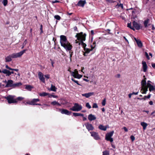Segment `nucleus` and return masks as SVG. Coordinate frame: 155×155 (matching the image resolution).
Segmentation results:
<instances>
[{"label": "nucleus", "instance_id": "nucleus-50", "mask_svg": "<svg viewBox=\"0 0 155 155\" xmlns=\"http://www.w3.org/2000/svg\"><path fill=\"white\" fill-rule=\"evenodd\" d=\"M59 2V1L58 0H55L54 1H53L52 2V3H58V2Z\"/></svg>", "mask_w": 155, "mask_h": 155}, {"label": "nucleus", "instance_id": "nucleus-44", "mask_svg": "<svg viewBox=\"0 0 155 155\" xmlns=\"http://www.w3.org/2000/svg\"><path fill=\"white\" fill-rule=\"evenodd\" d=\"M145 55L146 57L148 59H150L148 55V53L147 52H145Z\"/></svg>", "mask_w": 155, "mask_h": 155}, {"label": "nucleus", "instance_id": "nucleus-24", "mask_svg": "<svg viewBox=\"0 0 155 155\" xmlns=\"http://www.w3.org/2000/svg\"><path fill=\"white\" fill-rule=\"evenodd\" d=\"M99 128L102 130L105 131L107 130V127L103 126L102 125H100L98 127Z\"/></svg>", "mask_w": 155, "mask_h": 155}, {"label": "nucleus", "instance_id": "nucleus-49", "mask_svg": "<svg viewBox=\"0 0 155 155\" xmlns=\"http://www.w3.org/2000/svg\"><path fill=\"white\" fill-rule=\"evenodd\" d=\"M9 69L13 71H18V69H14V68H9Z\"/></svg>", "mask_w": 155, "mask_h": 155}, {"label": "nucleus", "instance_id": "nucleus-6", "mask_svg": "<svg viewBox=\"0 0 155 155\" xmlns=\"http://www.w3.org/2000/svg\"><path fill=\"white\" fill-rule=\"evenodd\" d=\"M114 133V131H112L107 133L105 136V139L107 141H109L111 142H112L113 141V139L111 137L112 136Z\"/></svg>", "mask_w": 155, "mask_h": 155}, {"label": "nucleus", "instance_id": "nucleus-54", "mask_svg": "<svg viewBox=\"0 0 155 155\" xmlns=\"http://www.w3.org/2000/svg\"><path fill=\"white\" fill-rule=\"evenodd\" d=\"M50 97L51 96H52V97H54V98H57V96H56V95H50Z\"/></svg>", "mask_w": 155, "mask_h": 155}, {"label": "nucleus", "instance_id": "nucleus-47", "mask_svg": "<svg viewBox=\"0 0 155 155\" xmlns=\"http://www.w3.org/2000/svg\"><path fill=\"white\" fill-rule=\"evenodd\" d=\"M42 28H43L42 25H40V30L41 31V33H42L43 32V30H42Z\"/></svg>", "mask_w": 155, "mask_h": 155}, {"label": "nucleus", "instance_id": "nucleus-15", "mask_svg": "<svg viewBox=\"0 0 155 155\" xmlns=\"http://www.w3.org/2000/svg\"><path fill=\"white\" fill-rule=\"evenodd\" d=\"M150 82V81H148L147 83V86L149 87V90L151 91L154 90L155 89V87L152 85L149 82Z\"/></svg>", "mask_w": 155, "mask_h": 155}, {"label": "nucleus", "instance_id": "nucleus-51", "mask_svg": "<svg viewBox=\"0 0 155 155\" xmlns=\"http://www.w3.org/2000/svg\"><path fill=\"white\" fill-rule=\"evenodd\" d=\"M123 129L126 132H127L128 131V129L125 127H124Z\"/></svg>", "mask_w": 155, "mask_h": 155}, {"label": "nucleus", "instance_id": "nucleus-39", "mask_svg": "<svg viewBox=\"0 0 155 155\" xmlns=\"http://www.w3.org/2000/svg\"><path fill=\"white\" fill-rule=\"evenodd\" d=\"M71 80L72 81H74V82H75V83H76V84H78V85H81V84H79L78 83V81H76V80H75L73 78H71Z\"/></svg>", "mask_w": 155, "mask_h": 155}, {"label": "nucleus", "instance_id": "nucleus-25", "mask_svg": "<svg viewBox=\"0 0 155 155\" xmlns=\"http://www.w3.org/2000/svg\"><path fill=\"white\" fill-rule=\"evenodd\" d=\"M12 58L11 55H9L5 58V61L7 62L11 61L12 60Z\"/></svg>", "mask_w": 155, "mask_h": 155}, {"label": "nucleus", "instance_id": "nucleus-32", "mask_svg": "<svg viewBox=\"0 0 155 155\" xmlns=\"http://www.w3.org/2000/svg\"><path fill=\"white\" fill-rule=\"evenodd\" d=\"M33 88V87L30 85H27L26 86L25 89L29 91H31V89Z\"/></svg>", "mask_w": 155, "mask_h": 155}, {"label": "nucleus", "instance_id": "nucleus-60", "mask_svg": "<svg viewBox=\"0 0 155 155\" xmlns=\"http://www.w3.org/2000/svg\"><path fill=\"white\" fill-rule=\"evenodd\" d=\"M83 117V121L86 120H87V118L86 117H84V116Z\"/></svg>", "mask_w": 155, "mask_h": 155}, {"label": "nucleus", "instance_id": "nucleus-20", "mask_svg": "<svg viewBox=\"0 0 155 155\" xmlns=\"http://www.w3.org/2000/svg\"><path fill=\"white\" fill-rule=\"evenodd\" d=\"M149 19H147L146 20H145L144 22V26L146 27L149 30H150V28H148V23L149 22Z\"/></svg>", "mask_w": 155, "mask_h": 155}, {"label": "nucleus", "instance_id": "nucleus-61", "mask_svg": "<svg viewBox=\"0 0 155 155\" xmlns=\"http://www.w3.org/2000/svg\"><path fill=\"white\" fill-rule=\"evenodd\" d=\"M74 30L75 31H77V27L76 26H75L74 28Z\"/></svg>", "mask_w": 155, "mask_h": 155}, {"label": "nucleus", "instance_id": "nucleus-1", "mask_svg": "<svg viewBox=\"0 0 155 155\" xmlns=\"http://www.w3.org/2000/svg\"><path fill=\"white\" fill-rule=\"evenodd\" d=\"M60 43L62 46L67 51L71 50L72 46L68 41L66 36L64 35L60 36Z\"/></svg>", "mask_w": 155, "mask_h": 155}, {"label": "nucleus", "instance_id": "nucleus-5", "mask_svg": "<svg viewBox=\"0 0 155 155\" xmlns=\"http://www.w3.org/2000/svg\"><path fill=\"white\" fill-rule=\"evenodd\" d=\"M82 109V107L81 105L77 103H75L74 106L70 108V110L74 111H79Z\"/></svg>", "mask_w": 155, "mask_h": 155}, {"label": "nucleus", "instance_id": "nucleus-31", "mask_svg": "<svg viewBox=\"0 0 155 155\" xmlns=\"http://www.w3.org/2000/svg\"><path fill=\"white\" fill-rule=\"evenodd\" d=\"M94 47H92L91 49V50L90 49H89L88 48H84V51H85V52L86 53H87V54H88L92 50L94 49Z\"/></svg>", "mask_w": 155, "mask_h": 155}, {"label": "nucleus", "instance_id": "nucleus-4", "mask_svg": "<svg viewBox=\"0 0 155 155\" xmlns=\"http://www.w3.org/2000/svg\"><path fill=\"white\" fill-rule=\"evenodd\" d=\"M68 71L70 73L71 75L75 78L80 79L82 76V75L79 74L78 71L77 69H75L73 71H71L69 69H68Z\"/></svg>", "mask_w": 155, "mask_h": 155}, {"label": "nucleus", "instance_id": "nucleus-46", "mask_svg": "<svg viewBox=\"0 0 155 155\" xmlns=\"http://www.w3.org/2000/svg\"><path fill=\"white\" fill-rule=\"evenodd\" d=\"M130 138L132 141H133L135 140V137L133 135L131 136Z\"/></svg>", "mask_w": 155, "mask_h": 155}, {"label": "nucleus", "instance_id": "nucleus-55", "mask_svg": "<svg viewBox=\"0 0 155 155\" xmlns=\"http://www.w3.org/2000/svg\"><path fill=\"white\" fill-rule=\"evenodd\" d=\"M119 7H121L123 9V4H120L119 5Z\"/></svg>", "mask_w": 155, "mask_h": 155}, {"label": "nucleus", "instance_id": "nucleus-63", "mask_svg": "<svg viewBox=\"0 0 155 155\" xmlns=\"http://www.w3.org/2000/svg\"><path fill=\"white\" fill-rule=\"evenodd\" d=\"M143 71L144 72H146L147 71V68H143Z\"/></svg>", "mask_w": 155, "mask_h": 155}, {"label": "nucleus", "instance_id": "nucleus-41", "mask_svg": "<svg viewBox=\"0 0 155 155\" xmlns=\"http://www.w3.org/2000/svg\"><path fill=\"white\" fill-rule=\"evenodd\" d=\"M86 106L87 107V108H88L89 109L91 108V106L90 105L89 103H86Z\"/></svg>", "mask_w": 155, "mask_h": 155}, {"label": "nucleus", "instance_id": "nucleus-28", "mask_svg": "<svg viewBox=\"0 0 155 155\" xmlns=\"http://www.w3.org/2000/svg\"><path fill=\"white\" fill-rule=\"evenodd\" d=\"M51 104L53 105H57L58 106H61V104L60 103H59L58 102L56 101H54L51 102Z\"/></svg>", "mask_w": 155, "mask_h": 155}, {"label": "nucleus", "instance_id": "nucleus-62", "mask_svg": "<svg viewBox=\"0 0 155 155\" xmlns=\"http://www.w3.org/2000/svg\"><path fill=\"white\" fill-rule=\"evenodd\" d=\"M91 35H93L94 34V31L93 30H91Z\"/></svg>", "mask_w": 155, "mask_h": 155}, {"label": "nucleus", "instance_id": "nucleus-35", "mask_svg": "<svg viewBox=\"0 0 155 155\" xmlns=\"http://www.w3.org/2000/svg\"><path fill=\"white\" fill-rule=\"evenodd\" d=\"M103 155H110L109 151L107 150H105L103 152Z\"/></svg>", "mask_w": 155, "mask_h": 155}, {"label": "nucleus", "instance_id": "nucleus-42", "mask_svg": "<svg viewBox=\"0 0 155 155\" xmlns=\"http://www.w3.org/2000/svg\"><path fill=\"white\" fill-rule=\"evenodd\" d=\"M106 102V99L104 98V100H103L102 103V105L103 106H104L105 105Z\"/></svg>", "mask_w": 155, "mask_h": 155}, {"label": "nucleus", "instance_id": "nucleus-3", "mask_svg": "<svg viewBox=\"0 0 155 155\" xmlns=\"http://www.w3.org/2000/svg\"><path fill=\"white\" fill-rule=\"evenodd\" d=\"M15 96L9 95L5 97V98L7 100L8 104L17 103V101L15 98Z\"/></svg>", "mask_w": 155, "mask_h": 155}, {"label": "nucleus", "instance_id": "nucleus-40", "mask_svg": "<svg viewBox=\"0 0 155 155\" xmlns=\"http://www.w3.org/2000/svg\"><path fill=\"white\" fill-rule=\"evenodd\" d=\"M54 18L56 19L59 20L61 19V17L58 15H56L54 16Z\"/></svg>", "mask_w": 155, "mask_h": 155}, {"label": "nucleus", "instance_id": "nucleus-30", "mask_svg": "<svg viewBox=\"0 0 155 155\" xmlns=\"http://www.w3.org/2000/svg\"><path fill=\"white\" fill-rule=\"evenodd\" d=\"M146 78H145L141 82V84L143 87L146 86V82L145 79Z\"/></svg>", "mask_w": 155, "mask_h": 155}, {"label": "nucleus", "instance_id": "nucleus-12", "mask_svg": "<svg viewBox=\"0 0 155 155\" xmlns=\"http://www.w3.org/2000/svg\"><path fill=\"white\" fill-rule=\"evenodd\" d=\"M60 110L61 112V113L62 114H64L67 115H70L71 114V112L69 111L68 110L66 109H60Z\"/></svg>", "mask_w": 155, "mask_h": 155}, {"label": "nucleus", "instance_id": "nucleus-37", "mask_svg": "<svg viewBox=\"0 0 155 155\" xmlns=\"http://www.w3.org/2000/svg\"><path fill=\"white\" fill-rule=\"evenodd\" d=\"M142 64L143 65V68H147V66L146 62L145 61H142Z\"/></svg>", "mask_w": 155, "mask_h": 155}, {"label": "nucleus", "instance_id": "nucleus-36", "mask_svg": "<svg viewBox=\"0 0 155 155\" xmlns=\"http://www.w3.org/2000/svg\"><path fill=\"white\" fill-rule=\"evenodd\" d=\"M8 1L7 0H3L2 2V3L3 4L4 6H6L8 4Z\"/></svg>", "mask_w": 155, "mask_h": 155}, {"label": "nucleus", "instance_id": "nucleus-7", "mask_svg": "<svg viewBox=\"0 0 155 155\" xmlns=\"http://www.w3.org/2000/svg\"><path fill=\"white\" fill-rule=\"evenodd\" d=\"M25 50H23V51L20 52H19L13 53L11 54L12 58H15L21 57L25 52Z\"/></svg>", "mask_w": 155, "mask_h": 155}, {"label": "nucleus", "instance_id": "nucleus-57", "mask_svg": "<svg viewBox=\"0 0 155 155\" xmlns=\"http://www.w3.org/2000/svg\"><path fill=\"white\" fill-rule=\"evenodd\" d=\"M132 94V95L133 94L137 95L138 94V92H137L136 93L133 92V93Z\"/></svg>", "mask_w": 155, "mask_h": 155}, {"label": "nucleus", "instance_id": "nucleus-52", "mask_svg": "<svg viewBox=\"0 0 155 155\" xmlns=\"http://www.w3.org/2000/svg\"><path fill=\"white\" fill-rule=\"evenodd\" d=\"M120 74H118L116 75L115 76V77L118 78H120Z\"/></svg>", "mask_w": 155, "mask_h": 155}, {"label": "nucleus", "instance_id": "nucleus-58", "mask_svg": "<svg viewBox=\"0 0 155 155\" xmlns=\"http://www.w3.org/2000/svg\"><path fill=\"white\" fill-rule=\"evenodd\" d=\"M149 104L150 105H152L153 104V102L152 101H150L149 102Z\"/></svg>", "mask_w": 155, "mask_h": 155}, {"label": "nucleus", "instance_id": "nucleus-56", "mask_svg": "<svg viewBox=\"0 0 155 155\" xmlns=\"http://www.w3.org/2000/svg\"><path fill=\"white\" fill-rule=\"evenodd\" d=\"M45 78H47V79H48L49 78V75L48 74L45 75Z\"/></svg>", "mask_w": 155, "mask_h": 155}, {"label": "nucleus", "instance_id": "nucleus-26", "mask_svg": "<svg viewBox=\"0 0 155 155\" xmlns=\"http://www.w3.org/2000/svg\"><path fill=\"white\" fill-rule=\"evenodd\" d=\"M22 85L21 82H18L16 83L13 84V88H15L16 87H18Z\"/></svg>", "mask_w": 155, "mask_h": 155}, {"label": "nucleus", "instance_id": "nucleus-48", "mask_svg": "<svg viewBox=\"0 0 155 155\" xmlns=\"http://www.w3.org/2000/svg\"><path fill=\"white\" fill-rule=\"evenodd\" d=\"M149 26H151V29L152 30H154L155 29V28L153 25L149 24Z\"/></svg>", "mask_w": 155, "mask_h": 155}, {"label": "nucleus", "instance_id": "nucleus-29", "mask_svg": "<svg viewBox=\"0 0 155 155\" xmlns=\"http://www.w3.org/2000/svg\"><path fill=\"white\" fill-rule=\"evenodd\" d=\"M56 89L57 88L55 87L51 84V87L50 89V90L55 92L56 91Z\"/></svg>", "mask_w": 155, "mask_h": 155}, {"label": "nucleus", "instance_id": "nucleus-11", "mask_svg": "<svg viewBox=\"0 0 155 155\" xmlns=\"http://www.w3.org/2000/svg\"><path fill=\"white\" fill-rule=\"evenodd\" d=\"M1 72H2L3 73L6 74V75L8 76H9L12 74L13 73V71H9L6 69H4L2 71L0 69V73Z\"/></svg>", "mask_w": 155, "mask_h": 155}, {"label": "nucleus", "instance_id": "nucleus-23", "mask_svg": "<svg viewBox=\"0 0 155 155\" xmlns=\"http://www.w3.org/2000/svg\"><path fill=\"white\" fill-rule=\"evenodd\" d=\"M39 94L40 96H41V97H42V96L45 97L46 96L48 95L49 97H50V94L48 93H47L45 92H42V93H40Z\"/></svg>", "mask_w": 155, "mask_h": 155}, {"label": "nucleus", "instance_id": "nucleus-14", "mask_svg": "<svg viewBox=\"0 0 155 155\" xmlns=\"http://www.w3.org/2000/svg\"><path fill=\"white\" fill-rule=\"evenodd\" d=\"M133 25L134 27L137 30H139L140 29V25L135 21L133 22Z\"/></svg>", "mask_w": 155, "mask_h": 155}, {"label": "nucleus", "instance_id": "nucleus-21", "mask_svg": "<svg viewBox=\"0 0 155 155\" xmlns=\"http://www.w3.org/2000/svg\"><path fill=\"white\" fill-rule=\"evenodd\" d=\"M40 100L39 99H33L31 101V103L32 104V105H35L36 104L35 103L39 101Z\"/></svg>", "mask_w": 155, "mask_h": 155}, {"label": "nucleus", "instance_id": "nucleus-53", "mask_svg": "<svg viewBox=\"0 0 155 155\" xmlns=\"http://www.w3.org/2000/svg\"><path fill=\"white\" fill-rule=\"evenodd\" d=\"M127 27L131 28L132 27L131 26V24L130 23H128L127 24Z\"/></svg>", "mask_w": 155, "mask_h": 155}, {"label": "nucleus", "instance_id": "nucleus-33", "mask_svg": "<svg viewBox=\"0 0 155 155\" xmlns=\"http://www.w3.org/2000/svg\"><path fill=\"white\" fill-rule=\"evenodd\" d=\"M150 96H151L150 94H149L147 96H145L143 98H138L137 99H139V100H142V99H143L144 100H145L146 98H150Z\"/></svg>", "mask_w": 155, "mask_h": 155}, {"label": "nucleus", "instance_id": "nucleus-17", "mask_svg": "<svg viewBox=\"0 0 155 155\" xmlns=\"http://www.w3.org/2000/svg\"><path fill=\"white\" fill-rule=\"evenodd\" d=\"M94 94V92H89L87 93L83 94H82V96L84 97H85L86 98H88L90 97L93 95Z\"/></svg>", "mask_w": 155, "mask_h": 155}, {"label": "nucleus", "instance_id": "nucleus-10", "mask_svg": "<svg viewBox=\"0 0 155 155\" xmlns=\"http://www.w3.org/2000/svg\"><path fill=\"white\" fill-rule=\"evenodd\" d=\"M13 81L11 80L8 81L7 84L5 86V87H12L13 88Z\"/></svg>", "mask_w": 155, "mask_h": 155}, {"label": "nucleus", "instance_id": "nucleus-59", "mask_svg": "<svg viewBox=\"0 0 155 155\" xmlns=\"http://www.w3.org/2000/svg\"><path fill=\"white\" fill-rule=\"evenodd\" d=\"M132 95V93L129 94L128 95V96H129V98H130L131 97V95Z\"/></svg>", "mask_w": 155, "mask_h": 155}, {"label": "nucleus", "instance_id": "nucleus-22", "mask_svg": "<svg viewBox=\"0 0 155 155\" xmlns=\"http://www.w3.org/2000/svg\"><path fill=\"white\" fill-rule=\"evenodd\" d=\"M140 124L143 127V130L146 129L148 125V124L147 123L143 122H141L140 123Z\"/></svg>", "mask_w": 155, "mask_h": 155}, {"label": "nucleus", "instance_id": "nucleus-19", "mask_svg": "<svg viewBox=\"0 0 155 155\" xmlns=\"http://www.w3.org/2000/svg\"><path fill=\"white\" fill-rule=\"evenodd\" d=\"M148 87L146 86L142 87L140 91L142 94H146L147 91H148Z\"/></svg>", "mask_w": 155, "mask_h": 155}, {"label": "nucleus", "instance_id": "nucleus-43", "mask_svg": "<svg viewBox=\"0 0 155 155\" xmlns=\"http://www.w3.org/2000/svg\"><path fill=\"white\" fill-rule=\"evenodd\" d=\"M92 107L93 108H98V106L97 104L96 103L93 104Z\"/></svg>", "mask_w": 155, "mask_h": 155}, {"label": "nucleus", "instance_id": "nucleus-34", "mask_svg": "<svg viewBox=\"0 0 155 155\" xmlns=\"http://www.w3.org/2000/svg\"><path fill=\"white\" fill-rule=\"evenodd\" d=\"M137 43L139 47H141L142 46V43L140 40L137 41Z\"/></svg>", "mask_w": 155, "mask_h": 155}, {"label": "nucleus", "instance_id": "nucleus-2", "mask_svg": "<svg viewBox=\"0 0 155 155\" xmlns=\"http://www.w3.org/2000/svg\"><path fill=\"white\" fill-rule=\"evenodd\" d=\"M86 35V34L84 33L83 34V33L82 32L77 34L76 35V37L77 38V39L81 41V44L83 48H84H84H85V47L86 46V45L85 43H84L83 42V41H85V40ZM80 43H81L80 42L79 43V44L80 45Z\"/></svg>", "mask_w": 155, "mask_h": 155}, {"label": "nucleus", "instance_id": "nucleus-64", "mask_svg": "<svg viewBox=\"0 0 155 155\" xmlns=\"http://www.w3.org/2000/svg\"><path fill=\"white\" fill-rule=\"evenodd\" d=\"M152 66L153 68L155 67V64H152Z\"/></svg>", "mask_w": 155, "mask_h": 155}, {"label": "nucleus", "instance_id": "nucleus-16", "mask_svg": "<svg viewBox=\"0 0 155 155\" xmlns=\"http://www.w3.org/2000/svg\"><path fill=\"white\" fill-rule=\"evenodd\" d=\"M86 3V2L85 0H81L78 2L77 5L78 6L83 7Z\"/></svg>", "mask_w": 155, "mask_h": 155}, {"label": "nucleus", "instance_id": "nucleus-9", "mask_svg": "<svg viewBox=\"0 0 155 155\" xmlns=\"http://www.w3.org/2000/svg\"><path fill=\"white\" fill-rule=\"evenodd\" d=\"M91 136L93 137L96 140H98L100 139V137L98 135V134L94 131L90 132Z\"/></svg>", "mask_w": 155, "mask_h": 155}, {"label": "nucleus", "instance_id": "nucleus-8", "mask_svg": "<svg viewBox=\"0 0 155 155\" xmlns=\"http://www.w3.org/2000/svg\"><path fill=\"white\" fill-rule=\"evenodd\" d=\"M84 125L86 127V128L88 131H92L94 130V128L93 125L88 123H87L84 124Z\"/></svg>", "mask_w": 155, "mask_h": 155}, {"label": "nucleus", "instance_id": "nucleus-27", "mask_svg": "<svg viewBox=\"0 0 155 155\" xmlns=\"http://www.w3.org/2000/svg\"><path fill=\"white\" fill-rule=\"evenodd\" d=\"M73 115L75 117L81 116L83 117L84 114H82L78 113H73Z\"/></svg>", "mask_w": 155, "mask_h": 155}, {"label": "nucleus", "instance_id": "nucleus-13", "mask_svg": "<svg viewBox=\"0 0 155 155\" xmlns=\"http://www.w3.org/2000/svg\"><path fill=\"white\" fill-rule=\"evenodd\" d=\"M38 75L40 80L43 83H45V78L43 77V74L41 72H39L38 73Z\"/></svg>", "mask_w": 155, "mask_h": 155}, {"label": "nucleus", "instance_id": "nucleus-38", "mask_svg": "<svg viewBox=\"0 0 155 155\" xmlns=\"http://www.w3.org/2000/svg\"><path fill=\"white\" fill-rule=\"evenodd\" d=\"M16 100V101H21L22 100L24 99V98L23 97H17L16 99H15Z\"/></svg>", "mask_w": 155, "mask_h": 155}, {"label": "nucleus", "instance_id": "nucleus-18", "mask_svg": "<svg viewBox=\"0 0 155 155\" xmlns=\"http://www.w3.org/2000/svg\"><path fill=\"white\" fill-rule=\"evenodd\" d=\"M88 119L90 121H92L93 120H94L96 119V117L95 116V115H93L92 114H89L88 116Z\"/></svg>", "mask_w": 155, "mask_h": 155}, {"label": "nucleus", "instance_id": "nucleus-45", "mask_svg": "<svg viewBox=\"0 0 155 155\" xmlns=\"http://www.w3.org/2000/svg\"><path fill=\"white\" fill-rule=\"evenodd\" d=\"M25 105H27V104H29L30 105H32V104L31 101H27L26 103H25Z\"/></svg>", "mask_w": 155, "mask_h": 155}]
</instances>
